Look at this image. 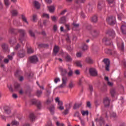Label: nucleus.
I'll return each instance as SVG.
<instances>
[{"label": "nucleus", "instance_id": "37998d69", "mask_svg": "<svg viewBox=\"0 0 126 126\" xmlns=\"http://www.w3.org/2000/svg\"><path fill=\"white\" fill-rule=\"evenodd\" d=\"M81 113L83 116H88L89 114L88 110H87L86 111H83L81 112Z\"/></svg>", "mask_w": 126, "mask_h": 126}, {"label": "nucleus", "instance_id": "f03ea898", "mask_svg": "<svg viewBox=\"0 0 126 126\" xmlns=\"http://www.w3.org/2000/svg\"><path fill=\"white\" fill-rule=\"evenodd\" d=\"M55 101L56 103H58V106L57 109L59 110L60 111H63V109H64V107H63V102L60 100V97H56L55 98Z\"/></svg>", "mask_w": 126, "mask_h": 126}, {"label": "nucleus", "instance_id": "5701e85b", "mask_svg": "<svg viewBox=\"0 0 126 126\" xmlns=\"http://www.w3.org/2000/svg\"><path fill=\"white\" fill-rule=\"evenodd\" d=\"M65 21H66V17L65 16H63L61 18L60 20L59 21V23L63 24L65 23Z\"/></svg>", "mask_w": 126, "mask_h": 126}, {"label": "nucleus", "instance_id": "4468645a", "mask_svg": "<svg viewBox=\"0 0 126 126\" xmlns=\"http://www.w3.org/2000/svg\"><path fill=\"white\" fill-rule=\"evenodd\" d=\"M70 108H71V103L69 104L68 107H66L65 109L63 112V114L65 115H68Z\"/></svg>", "mask_w": 126, "mask_h": 126}, {"label": "nucleus", "instance_id": "de8ad7c7", "mask_svg": "<svg viewBox=\"0 0 126 126\" xmlns=\"http://www.w3.org/2000/svg\"><path fill=\"white\" fill-rule=\"evenodd\" d=\"M56 125L57 126H64V124H63V123H61L59 121L56 122Z\"/></svg>", "mask_w": 126, "mask_h": 126}, {"label": "nucleus", "instance_id": "7ed1b4c3", "mask_svg": "<svg viewBox=\"0 0 126 126\" xmlns=\"http://www.w3.org/2000/svg\"><path fill=\"white\" fill-rule=\"evenodd\" d=\"M106 21L109 25H115L116 24V17L114 16H110L106 19Z\"/></svg>", "mask_w": 126, "mask_h": 126}, {"label": "nucleus", "instance_id": "9d476101", "mask_svg": "<svg viewBox=\"0 0 126 126\" xmlns=\"http://www.w3.org/2000/svg\"><path fill=\"white\" fill-rule=\"evenodd\" d=\"M66 81H67V77H63L62 78V84H61L59 87L60 88H63V87H65L66 84Z\"/></svg>", "mask_w": 126, "mask_h": 126}, {"label": "nucleus", "instance_id": "cd10ccee", "mask_svg": "<svg viewBox=\"0 0 126 126\" xmlns=\"http://www.w3.org/2000/svg\"><path fill=\"white\" fill-rule=\"evenodd\" d=\"M92 22H94V23H96L97 21H98V18L97 17V16H93L91 19Z\"/></svg>", "mask_w": 126, "mask_h": 126}, {"label": "nucleus", "instance_id": "9b49d317", "mask_svg": "<svg viewBox=\"0 0 126 126\" xmlns=\"http://www.w3.org/2000/svg\"><path fill=\"white\" fill-rule=\"evenodd\" d=\"M26 53V52H25V50H24V49H22V50L18 52L17 54V56L18 58H24L25 57Z\"/></svg>", "mask_w": 126, "mask_h": 126}, {"label": "nucleus", "instance_id": "393cba45", "mask_svg": "<svg viewBox=\"0 0 126 126\" xmlns=\"http://www.w3.org/2000/svg\"><path fill=\"white\" fill-rule=\"evenodd\" d=\"M65 60L66 62L70 63V62H71L72 61V58H71V57H70V56L68 54H67V55L66 56V57L65 58Z\"/></svg>", "mask_w": 126, "mask_h": 126}, {"label": "nucleus", "instance_id": "c85d7f7f", "mask_svg": "<svg viewBox=\"0 0 126 126\" xmlns=\"http://www.w3.org/2000/svg\"><path fill=\"white\" fill-rule=\"evenodd\" d=\"M11 13L12 14V16H17V15L18 14V11L16 10H12L11 11Z\"/></svg>", "mask_w": 126, "mask_h": 126}, {"label": "nucleus", "instance_id": "4be33fe9", "mask_svg": "<svg viewBox=\"0 0 126 126\" xmlns=\"http://www.w3.org/2000/svg\"><path fill=\"white\" fill-rule=\"evenodd\" d=\"M48 8L49 12H51V13L54 12V11H55V10H56L55 6H48Z\"/></svg>", "mask_w": 126, "mask_h": 126}, {"label": "nucleus", "instance_id": "6e6d98bb", "mask_svg": "<svg viewBox=\"0 0 126 126\" xmlns=\"http://www.w3.org/2000/svg\"><path fill=\"white\" fill-rule=\"evenodd\" d=\"M36 19H37V15H33L32 16V21L33 22H35L36 21Z\"/></svg>", "mask_w": 126, "mask_h": 126}, {"label": "nucleus", "instance_id": "ea45409f", "mask_svg": "<svg viewBox=\"0 0 126 126\" xmlns=\"http://www.w3.org/2000/svg\"><path fill=\"white\" fill-rule=\"evenodd\" d=\"M72 25L73 26V29H74V28H78V27H79V24L76 23H73Z\"/></svg>", "mask_w": 126, "mask_h": 126}, {"label": "nucleus", "instance_id": "f8f14e48", "mask_svg": "<svg viewBox=\"0 0 126 126\" xmlns=\"http://www.w3.org/2000/svg\"><path fill=\"white\" fill-rule=\"evenodd\" d=\"M103 63H104L105 65V69L106 70H109V67L110 66V60L108 59H105L103 61Z\"/></svg>", "mask_w": 126, "mask_h": 126}, {"label": "nucleus", "instance_id": "473e14b6", "mask_svg": "<svg viewBox=\"0 0 126 126\" xmlns=\"http://www.w3.org/2000/svg\"><path fill=\"white\" fill-rule=\"evenodd\" d=\"M13 23L14 25H15V26H20V22L16 20H14Z\"/></svg>", "mask_w": 126, "mask_h": 126}, {"label": "nucleus", "instance_id": "e2e57ef3", "mask_svg": "<svg viewBox=\"0 0 126 126\" xmlns=\"http://www.w3.org/2000/svg\"><path fill=\"white\" fill-rule=\"evenodd\" d=\"M87 107L88 108H91V103H90V101H88L87 102Z\"/></svg>", "mask_w": 126, "mask_h": 126}, {"label": "nucleus", "instance_id": "338daca9", "mask_svg": "<svg viewBox=\"0 0 126 126\" xmlns=\"http://www.w3.org/2000/svg\"><path fill=\"white\" fill-rule=\"evenodd\" d=\"M28 77L29 78H31V77H33V73H30L28 75Z\"/></svg>", "mask_w": 126, "mask_h": 126}, {"label": "nucleus", "instance_id": "69168bd1", "mask_svg": "<svg viewBox=\"0 0 126 126\" xmlns=\"http://www.w3.org/2000/svg\"><path fill=\"white\" fill-rule=\"evenodd\" d=\"M118 19L122 20V17H123V14H120L118 15Z\"/></svg>", "mask_w": 126, "mask_h": 126}, {"label": "nucleus", "instance_id": "49530a36", "mask_svg": "<svg viewBox=\"0 0 126 126\" xmlns=\"http://www.w3.org/2000/svg\"><path fill=\"white\" fill-rule=\"evenodd\" d=\"M87 49H88V46H87V45H86L85 43H84L83 45L82 49L83 51H86Z\"/></svg>", "mask_w": 126, "mask_h": 126}, {"label": "nucleus", "instance_id": "a18cd8bd", "mask_svg": "<svg viewBox=\"0 0 126 126\" xmlns=\"http://www.w3.org/2000/svg\"><path fill=\"white\" fill-rule=\"evenodd\" d=\"M14 87L15 89H16V90H17L18 89H19V87H20V85L18 83H15L14 84Z\"/></svg>", "mask_w": 126, "mask_h": 126}, {"label": "nucleus", "instance_id": "2f4dec72", "mask_svg": "<svg viewBox=\"0 0 126 126\" xmlns=\"http://www.w3.org/2000/svg\"><path fill=\"white\" fill-rule=\"evenodd\" d=\"M19 125V123L18 122L15 121V120H13L12 122L11 123V126H17Z\"/></svg>", "mask_w": 126, "mask_h": 126}, {"label": "nucleus", "instance_id": "20e7f679", "mask_svg": "<svg viewBox=\"0 0 126 126\" xmlns=\"http://www.w3.org/2000/svg\"><path fill=\"white\" fill-rule=\"evenodd\" d=\"M32 103L33 105H36L37 108L38 110L41 109V108H42V105L41 104V101L40 100L33 99L32 100Z\"/></svg>", "mask_w": 126, "mask_h": 126}, {"label": "nucleus", "instance_id": "13d9d810", "mask_svg": "<svg viewBox=\"0 0 126 126\" xmlns=\"http://www.w3.org/2000/svg\"><path fill=\"white\" fill-rule=\"evenodd\" d=\"M89 89L91 91V92H92V91H93V86L91 85H90L89 86Z\"/></svg>", "mask_w": 126, "mask_h": 126}, {"label": "nucleus", "instance_id": "2eb2a0df", "mask_svg": "<svg viewBox=\"0 0 126 126\" xmlns=\"http://www.w3.org/2000/svg\"><path fill=\"white\" fill-rule=\"evenodd\" d=\"M105 6V1H100L97 5V8L101 10Z\"/></svg>", "mask_w": 126, "mask_h": 126}, {"label": "nucleus", "instance_id": "a211bd4d", "mask_svg": "<svg viewBox=\"0 0 126 126\" xmlns=\"http://www.w3.org/2000/svg\"><path fill=\"white\" fill-rule=\"evenodd\" d=\"M107 34L109 35V36H111L113 38L116 36V33H115V31L113 30H110L107 32Z\"/></svg>", "mask_w": 126, "mask_h": 126}, {"label": "nucleus", "instance_id": "79ce46f5", "mask_svg": "<svg viewBox=\"0 0 126 126\" xmlns=\"http://www.w3.org/2000/svg\"><path fill=\"white\" fill-rule=\"evenodd\" d=\"M29 33L32 37H35V33H34V32L31 30H30L29 31Z\"/></svg>", "mask_w": 126, "mask_h": 126}, {"label": "nucleus", "instance_id": "3c124183", "mask_svg": "<svg viewBox=\"0 0 126 126\" xmlns=\"http://www.w3.org/2000/svg\"><path fill=\"white\" fill-rule=\"evenodd\" d=\"M42 93V92L41 91H37L36 92V96H37V97H41V94Z\"/></svg>", "mask_w": 126, "mask_h": 126}, {"label": "nucleus", "instance_id": "aec40b11", "mask_svg": "<svg viewBox=\"0 0 126 126\" xmlns=\"http://www.w3.org/2000/svg\"><path fill=\"white\" fill-rule=\"evenodd\" d=\"M16 43V38L15 37H12L9 40V44L11 46H13Z\"/></svg>", "mask_w": 126, "mask_h": 126}, {"label": "nucleus", "instance_id": "603ef678", "mask_svg": "<svg viewBox=\"0 0 126 126\" xmlns=\"http://www.w3.org/2000/svg\"><path fill=\"white\" fill-rule=\"evenodd\" d=\"M51 19L52 21H53L54 22H56V21H57V19H58V17L55 16H51Z\"/></svg>", "mask_w": 126, "mask_h": 126}, {"label": "nucleus", "instance_id": "c756f323", "mask_svg": "<svg viewBox=\"0 0 126 126\" xmlns=\"http://www.w3.org/2000/svg\"><path fill=\"white\" fill-rule=\"evenodd\" d=\"M15 55V52H13L11 53L10 55H8L7 56V58L10 60V61H12V59H13V57Z\"/></svg>", "mask_w": 126, "mask_h": 126}, {"label": "nucleus", "instance_id": "dca6fc26", "mask_svg": "<svg viewBox=\"0 0 126 126\" xmlns=\"http://www.w3.org/2000/svg\"><path fill=\"white\" fill-rule=\"evenodd\" d=\"M121 30L122 31L123 34H126V23L122 24L121 27Z\"/></svg>", "mask_w": 126, "mask_h": 126}, {"label": "nucleus", "instance_id": "7c9ffc66", "mask_svg": "<svg viewBox=\"0 0 126 126\" xmlns=\"http://www.w3.org/2000/svg\"><path fill=\"white\" fill-rule=\"evenodd\" d=\"M95 122H98L100 125V126H102L103 124H104V120H103V118L102 117H100L99 120H98V119H96L95 120Z\"/></svg>", "mask_w": 126, "mask_h": 126}, {"label": "nucleus", "instance_id": "5fc2aeb1", "mask_svg": "<svg viewBox=\"0 0 126 126\" xmlns=\"http://www.w3.org/2000/svg\"><path fill=\"white\" fill-rule=\"evenodd\" d=\"M101 90L103 92H104V91H106V90H107V86L106 85H104L101 88Z\"/></svg>", "mask_w": 126, "mask_h": 126}, {"label": "nucleus", "instance_id": "680f3d73", "mask_svg": "<svg viewBox=\"0 0 126 126\" xmlns=\"http://www.w3.org/2000/svg\"><path fill=\"white\" fill-rule=\"evenodd\" d=\"M9 59L8 58H6L4 59V63H8V62H9Z\"/></svg>", "mask_w": 126, "mask_h": 126}, {"label": "nucleus", "instance_id": "72a5a7b5", "mask_svg": "<svg viewBox=\"0 0 126 126\" xmlns=\"http://www.w3.org/2000/svg\"><path fill=\"white\" fill-rule=\"evenodd\" d=\"M49 111H50V113L51 114H54L55 112V106H54L53 105H52L51 106H50L49 107Z\"/></svg>", "mask_w": 126, "mask_h": 126}, {"label": "nucleus", "instance_id": "a878e982", "mask_svg": "<svg viewBox=\"0 0 126 126\" xmlns=\"http://www.w3.org/2000/svg\"><path fill=\"white\" fill-rule=\"evenodd\" d=\"M110 94H111L112 97H115V95H116V94H117L116 90H115L114 89H111L110 90Z\"/></svg>", "mask_w": 126, "mask_h": 126}, {"label": "nucleus", "instance_id": "f257e3e1", "mask_svg": "<svg viewBox=\"0 0 126 126\" xmlns=\"http://www.w3.org/2000/svg\"><path fill=\"white\" fill-rule=\"evenodd\" d=\"M117 44L118 48L120 51L122 52L124 51L125 49V46L124 45V43L121 38L118 37L117 39Z\"/></svg>", "mask_w": 126, "mask_h": 126}, {"label": "nucleus", "instance_id": "58836bf2", "mask_svg": "<svg viewBox=\"0 0 126 126\" xmlns=\"http://www.w3.org/2000/svg\"><path fill=\"white\" fill-rule=\"evenodd\" d=\"M83 81H85V79H84V78L82 77L80 79H79V82H78L79 85H81V84H82V82H83Z\"/></svg>", "mask_w": 126, "mask_h": 126}, {"label": "nucleus", "instance_id": "c9c22d12", "mask_svg": "<svg viewBox=\"0 0 126 126\" xmlns=\"http://www.w3.org/2000/svg\"><path fill=\"white\" fill-rule=\"evenodd\" d=\"M28 54H33L34 53V50L32 48H28L27 50Z\"/></svg>", "mask_w": 126, "mask_h": 126}, {"label": "nucleus", "instance_id": "4c0bfd02", "mask_svg": "<svg viewBox=\"0 0 126 126\" xmlns=\"http://www.w3.org/2000/svg\"><path fill=\"white\" fill-rule=\"evenodd\" d=\"M22 19L25 23L28 24V21H27V19H26V17H25V16L23 15H22Z\"/></svg>", "mask_w": 126, "mask_h": 126}, {"label": "nucleus", "instance_id": "ddd939ff", "mask_svg": "<svg viewBox=\"0 0 126 126\" xmlns=\"http://www.w3.org/2000/svg\"><path fill=\"white\" fill-rule=\"evenodd\" d=\"M33 5L34 8H36V9H40V8L41 7V4H40L39 1L37 0H34L33 1Z\"/></svg>", "mask_w": 126, "mask_h": 126}, {"label": "nucleus", "instance_id": "052dcab7", "mask_svg": "<svg viewBox=\"0 0 126 126\" xmlns=\"http://www.w3.org/2000/svg\"><path fill=\"white\" fill-rule=\"evenodd\" d=\"M59 81H61V80L60 79V78H56L55 79H54V82L55 83H58V82H59Z\"/></svg>", "mask_w": 126, "mask_h": 126}, {"label": "nucleus", "instance_id": "6ab92c4d", "mask_svg": "<svg viewBox=\"0 0 126 126\" xmlns=\"http://www.w3.org/2000/svg\"><path fill=\"white\" fill-rule=\"evenodd\" d=\"M86 62L87 63H89L90 64H92V63H93L94 61H93V60H92V58H91V57H88L86 59Z\"/></svg>", "mask_w": 126, "mask_h": 126}, {"label": "nucleus", "instance_id": "423d86ee", "mask_svg": "<svg viewBox=\"0 0 126 126\" xmlns=\"http://www.w3.org/2000/svg\"><path fill=\"white\" fill-rule=\"evenodd\" d=\"M39 59H38V57L36 56H32L29 58V62L31 63H38Z\"/></svg>", "mask_w": 126, "mask_h": 126}, {"label": "nucleus", "instance_id": "c03bdc74", "mask_svg": "<svg viewBox=\"0 0 126 126\" xmlns=\"http://www.w3.org/2000/svg\"><path fill=\"white\" fill-rule=\"evenodd\" d=\"M92 34L93 36H97V35H98V31L96 30H94L93 31Z\"/></svg>", "mask_w": 126, "mask_h": 126}, {"label": "nucleus", "instance_id": "f704fd0d", "mask_svg": "<svg viewBox=\"0 0 126 126\" xmlns=\"http://www.w3.org/2000/svg\"><path fill=\"white\" fill-rule=\"evenodd\" d=\"M75 64L77 65V66H78L79 67H82V64H81V62L78 61H76L75 62Z\"/></svg>", "mask_w": 126, "mask_h": 126}, {"label": "nucleus", "instance_id": "b1692460", "mask_svg": "<svg viewBox=\"0 0 126 126\" xmlns=\"http://www.w3.org/2000/svg\"><path fill=\"white\" fill-rule=\"evenodd\" d=\"M103 43H105L106 45H110V39H108L107 37H104L102 39Z\"/></svg>", "mask_w": 126, "mask_h": 126}, {"label": "nucleus", "instance_id": "0e129e2a", "mask_svg": "<svg viewBox=\"0 0 126 126\" xmlns=\"http://www.w3.org/2000/svg\"><path fill=\"white\" fill-rule=\"evenodd\" d=\"M72 73H73L72 70H70L69 72L68 73V76H72Z\"/></svg>", "mask_w": 126, "mask_h": 126}, {"label": "nucleus", "instance_id": "8fccbe9b", "mask_svg": "<svg viewBox=\"0 0 126 126\" xmlns=\"http://www.w3.org/2000/svg\"><path fill=\"white\" fill-rule=\"evenodd\" d=\"M110 116L112 118H116V117H117V114L115 112H110Z\"/></svg>", "mask_w": 126, "mask_h": 126}, {"label": "nucleus", "instance_id": "774afa93", "mask_svg": "<svg viewBox=\"0 0 126 126\" xmlns=\"http://www.w3.org/2000/svg\"><path fill=\"white\" fill-rule=\"evenodd\" d=\"M74 117H79V112H78V111H77L75 113Z\"/></svg>", "mask_w": 126, "mask_h": 126}, {"label": "nucleus", "instance_id": "e433bc0d", "mask_svg": "<svg viewBox=\"0 0 126 126\" xmlns=\"http://www.w3.org/2000/svg\"><path fill=\"white\" fill-rule=\"evenodd\" d=\"M35 115H34L33 113H31L30 115V119L31 121H34V120H35Z\"/></svg>", "mask_w": 126, "mask_h": 126}, {"label": "nucleus", "instance_id": "09e8293b", "mask_svg": "<svg viewBox=\"0 0 126 126\" xmlns=\"http://www.w3.org/2000/svg\"><path fill=\"white\" fill-rule=\"evenodd\" d=\"M4 2L5 6L7 7H8V6H9V0H4Z\"/></svg>", "mask_w": 126, "mask_h": 126}, {"label": "nucleus", "instance_id": "a19ab883", "mask_svg": "<svg viewBox=\"0 0 126 126\" xmlns=\"http://www.w3.org/2000/svg\"><path fill=\"white\" fill-rule=\"evenodd\" d=\"M41 16L44 18H47L48 19L50 18V16L49 14L46 13H43Z\"/></svg>", "mask_w": 126, "mask_h": 126}, {"label": "nucleus", "instance_id": "0eeeda50", "mask_svg": "<svg viewBox=\"0 0 126 126\" xmlns=\"http://www.w3.org/2000/svg\"><path fill=\"white\" fill-rule=\"evenodd\" d=\"M1 47L2 49V51L5 53H9V50L8 49V45L6 43H3L1 44Z\"/></svg>", "mask_w": 126, "mask_h": 126}, {"label": "nucleus", "instance_id": "4d7b16f0", "mask_svg": "<svg viewBox=\"0 0 126 126\" xmlns=\"http://www.w3.org/2000/svg\"><path fill=\"white\" fill-rule=\"evenodd\" d=\"M74 86V84H73V82H70V83L69 84V87L70 88H72Z\"/></svg>", "mask_w": 126, "mask_h": 126}, {"label": "nucleus", "instance_id": "1a4fd4ad", "mask_svg": "<svg viewBox=\"0 0 126 126\" xmlns=\"http://www.w3.org/2000/svg\"><path fill=\"white\" fill-rule=\"evenodd\" d=\"M89 72H90V74L92 76H97V70H96V69L95 68H90Z\"/></svg>", "mask_w": 126, "mask_h": 126}, {"label": "nucleus", "instance_id": "39448f33", "mask_svg": "<svg viewBox=\"0 0 126 126\" xmlns=\"http://www.w3.org/2000/svg\"><path fill=\"white\" fill-rule=\"evenodd\" d=\"M18 32H19L20 34L19 40L21 43H22V44H23V42H22V40H23V37L24 36H25L26 31L24 30L20 29L18 30Z\"/></svg>", "mask_w": 126, "mask_h": 126}, {"label": "nucleus", "instance_id": "bb28decb", "mask_svg": "<svg viewBox=\"0 0 126 126\" xmlns=\"http://www.w3.org/2000/svg\"><path fill=\"white\" fill-rule=\"evenodd\" d=\"M4 111L6 113V114L9 115V114H10L11 113V111L10 110V107H5Z\"/></svg>", "mask_w": 126, "mask_h": 126}, {"label": "nucleus", "instance_id": "6e6552de", "mask_svg": "<svg viewBox=\"0 0 126 126\" xmlns=\"http://www.w3.org/2000/svg\"><path fill=\"white\" fill-rule=\"evenodd\" d=\"M110 103L111 100L110 98H109V97H106L103 99V103L105 107H109V106H110Z\"/></svg>", "mask_w": 126, "mask_h": 126}, {"label": "nucleus", "instance_id": "412c9836", "mask_svg": "<svg viewBox=\"0 0 126 126\" xmlns=\"http://www.w3.org/2000/svg\"><path fill=\"white\" fill-rule=\"evenodd\" d=\"M59 51H60V47H59V46L57 45H55L53 49V52L55 56H56L57 54L59 53Z\"/></svg>", "mask_w": 126, "mask_h": 126}, {"label": "nucleus", "instance_id": "bf43d9fd", "mask_svg": "<svg viewBox=\"0 0 126 126\" xmlns=\"http://www.w3.org/2000/svg\"><path fill=\"white\" fill-rule=\"evenodd\" d=\"M76 56L77 58H81V56H82V53L81 52H78Z\"/></svg>", "mask_w": 126, "mask_h": 126}, {"label": "nucleus", "instance_id": "f3484780", "mask_svg": "<svg viewBox=\"0 0 126 126\" xmlns=\"http://www.w3.org/2000/svg\"><path fill=\"white\" fill-rule=\"evenodd\" d=\"M60 70H61V75L63 76V77H66V73L67 71H66V69H63V68H60Z\"/></svg>", "mask_w": 126, "mask_h": 126}, {"label": "nucleus", "instance_id": "864d4df0", "mask_svg": "<svg viewBox=\"0 0 126 126\" xmlns=\"http://www.w3.org/2000/svg\"><path fill=\"white\" fill-rule=\"evenodd\" d=\"M81 106V103L80 104H75L73 108L74 109H77V108H79Z\"/></svg>", "mask_w": 126, "mask_h": 126}]
</instances>
